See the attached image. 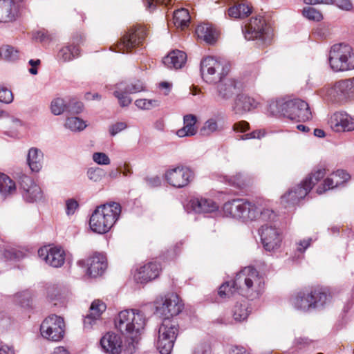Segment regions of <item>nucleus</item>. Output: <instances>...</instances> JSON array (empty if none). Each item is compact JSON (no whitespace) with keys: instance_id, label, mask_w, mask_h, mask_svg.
<instances>
[{"instance_id":"nucleus-1","label":"nucleus","mask_w":354,"mask_h":354,"mask_svg":"<svg viewBox=\"0 0 354 354\" xmlns=\"http://www.w3.org/2000/svg\"><path fill=\"white\" fill-rule=\"evenodd\" d=\"M264 279L253 267L248 266L239 272L232 282L223 283L218 290L221 298L238 293L250 299L258 298L263 292Z\"/></svg>"},{"instance_id":"nucleus-2","label":"nucleus","mask_w":354,"mask_h":354,"mask_svg":"<svg viewBox=\"0 0 354 354\" xmlns=\"http://www.w3.org/2000/svg\"><path fill=\"white\" fill-rule=\"evenodd\" d=\"M120 212V205L115 202L97 207L90 218L91 230L98 234L109 232L118 219Z\"/></svg>"},{"instance_id":"nucleus-3","label":"nucleus","mask_w":354,"mask_h":354,"mask_svg":"<svg viewBox=\"0 0 354 354\" xmlns=\"http://www.w3.org/2000/svg\"><path fill=\"white\" fill-rule=\"evenodd\" d=\"M326 288L315 287L310 290L300 291L292 299V305L298 310L308 312L324 307L330 299Z\"/></svg>"},{"instance_id":"nucleus-4","label":"nucleus","mask_w":354,"mask_h":354,"mask_svg":"<svg viewBox=\"0 0 354 354\" xmlns=\"http://www.w3.org/2000/svg\"><path fill=\"white\" fill-rule=\"evenodd\" d=\"M146 319L139 310H124L121 311L115 321V325L122 334L129 337L136 342L141 331L144 329Z\"/></svg>"},{"instance_id":"nucleus-5","label":"nucleus","mask_w":354,"mask_h":354,"mask_svg":"<svg viewBox=\"0 0 354 354\" xmlns=\"http://www.w3.org/2000/svg\"><path fill=\"white\" fill-rule=\"evenodd\" d=\"M223 212L225 216L244 223L255 221L259 216L258 207L254 203L243 198L225 202L223 206Z\"/></svg>"},{"instance_id":"nucleus-6","label":"nucleus","mask_w":354,"mask_h":354,"mask_svg":"<svg viewBox=\"0 0 354 354\" xmlns=\"http://www.w3.org/2000/svg\"><path fill=\"white\" fill-rule=\"evenodd\" d=\"M328 61L335 71L354 69V50L346 44H335L330 50Z\"/></svg>"},{"instance_id":"nucleus-7","label":"nucleus","mask_w":354,"mask_h":354,"mask_svg":"<svg viewBox=\"0 0 354 354\" xmlns=\"http://www.w3.org/2000/svg\"><path fill=\"white\" fill-rule=\"evenodd\" d=\"M178 334V324L172 319H163L159 326L156 341L161 354H170Z\"/></svg>"},{"instance_id":"nucleus-8","label":"nucleus","mask_w":354,"mask_h":354,"mask_svg":"<svg viewBox=\"0 0 354 354\" xmlns=\"http://www.w3.org/2000/svg\"><path fill=\"white\" fill-rule=\"evenodd\" d=\"M226 64L212 57H207L201 62V73L207 83L214 84L221 80L228 72Z\"/></svg>"},{"instance_id":"nucleus-9","label":"nucleus","mask_w":354,"mask_h":354,"mask_svg":"<svg viewBox=\"0 0 354 354\" xmlns=\"http://www.w3.org/2000/svg\"><path fill=\"white\" fill-rule=\"evenodd\" d=\"M281 114L297 122H306L312 118L309 105L300 99L287 101L280 105Z\"/></svg>"},{"instance_id":"nucleus-10","label":"nucleus","mask_w":354,"mask_h":354,"mask_svg":"<svg viewBox=\"0 0 354 354\" xmlns=\"http://www.w3.org/2000/svg\"><path fill=\"white\" fill-rule=\"evenodd\" d=\"M154 304L156 313L164 317L163 319H171L178 315L183 308L179 297L174 293L158 297Z\"/></svg>"},{"instance_id":"nucleus-11","label":"nucleus","mask_w":354,"mask_h":354,"mask_svg":"<svg viewBox=\"0 0 354 354\" xmlns=\"http://www.w3.org/2000/svg\"><path fill=\"white\" fill-rule=\"evenodd\" d=\"M64 319L52 315L43 321L40 326V332L43 337L53 342H58L64 337Z\"/></svg>"},{"instance_id":"nucleus-12","label":"nucleus","mask_w":354,"mask_h":354,"mask_svg":"<svg viewBox=\"0 0 354 354\" xmlns=\"http://www.w3.org/2000/svg\"><path fill=\"white\" fill-rule=\"evenodd\" d=\"M165 178L171 186L181 188L187 185L192 180L194 173L187 167L178 166L169 169L165 174Z\"/></svg>"},{"instance_id":"nucleus-13","label":"nucleus","mask_w":354,"mask_h":354,"mask_svg":"<svg viewBox=\"0 0 354 354\" xmlns=\"http://www.w3.org/2000/svg\"><path fill=\"white\" fill-rule=\"evenodd\" d=\"M146 36L147 32L143 27L131 29L123 35L118 44V51L122 53L130 51L134 47L140 45Z\"/></svg>"},{"instance_id":"nucleus-14","label":"nucleus","mask_w":354,"mask_h":354,"mask_svg":"<svg viewBox=\"0 0 354 354\" xmlns=\"http://www.w3.org/2000/svg\"><path fill=\"white\" fill-rule=\"evenodd\" d=\"M269 37V28L261 17L251 18L245 26V37L248 40L260 39L266 41Z\"/></svg>"},{"instance_id":"nucleus-15","label":"nucleus","mask_w":354,"mask_h":354,"mask_svg":"<svg viewBox=\"0 0 354 354\" xmlns=\"http://www.w3.org/2000/svg\"><path fill=\"white\" fill-rule=\"evenodd\" d=\"M77 264L82 267L87 266L86 274L91 277H97L102 275L107 267L105 256L100 253H95L85 260H80Z\"/></svg>"},{"instance_id":"nucleus-16","label":"nucleus","mask_w":354,"mask_h":354,"mask_svg":"<svg viewBox=\"0 0 354 354\" xmlns=\"http://www.w3.org/2000/svg\"><path fill=\"white\" fill-rule=\"evenodd\" d=\"M259 232L265 250L273 251L280 246L281 236L279 230L275 227L263 225Z\"/></svg>"},{"instance_id":"nucleus-17","label":"nucleus","mask_w":354,"mask_h":354,"mask_svg":"<svg viewBox=\"0 0 354 354\" xmlns=\"http://www.w3.org/2000/svg\"><path fill=\"white\" fill-rule=\"evenodd\" d=\"M38 255L52 267L59 268L64 263L66 254L60 247H45L38 250Z\"/></svg>"},{"instance_id":"nucleus-18","label":"nucleus","mask_w":354,"mask_h":354,"mask_svg":"<svg viewBox=\"0 0 354 354\" xmlns=\"http://www.w3.org/2000/svg\"><path fill=\"white\" fill-rule=\"evenodd\" d=\"M328 124L335 132H345L354 130V119L344 112L333 113L329 120Z\"/></svg>"},{"instance_id":"nucleus-19","label":"nucleus","mask_w":354,"mask_h":354,"mask_svg":"<svg viewBox=\"0 0 354 354\" xmlns=\"http://www.w3.org/2000/svg\"><path fill=\"white\" fill-rule=\"evenodd\" d=\"M216 97L218 100H227L231 98L241 88V84L235 79H223L218 81Z\"/></svg>"},{"instance_id":"nucleus-20","label":"nucleus","mask_w":354,"mask_h":354,"mask_svg":"<svg viewBox=\"0 0 354 354\" xmlns=\"http://www.w3.org/2000/svg\"><path fill=\"white\" fill-rule=\"evenodd\" d=\"M20 185L24 190L23 197L27 202L32 203L41 199V188L30 177L24 176L21 180Z\"/></svg>"},{"instance_id":"nucleus-21","label":"nucleus","mask_w":354,"mask_h":354,"mask_svg":"<svg viewBox=\"0 0 354 354\" xmlns=\"http://www.w3.org/2000/svg\"><path fill=\"white\" fill-rule=\"evenodd\" d=\"M160 270L158 263L149 262L137 270L134 274V279L138 283H147L157 278Z\"/></svg>"},{"instance_id":"nucleus-22","label":"nucleus","mask_w":354,"mask_h":354,"mask_svg":"<svg viewBox=\"0 0 354 354\" xmlns=\"http://www.w3.org/2000/svg\"><path fill=\"white\" fill-rule=\"evenodd\" d=\"M329 92V94L337 100L348 97L354 93V77L335 82Z\"/></svg>"},{"instance_id":"nucleus-23","label":"nucleus","mask_w":354,"mask_h":354,"mask_svg":"<svg viewBox=\"0 0 354 354\" xmlns=\"http://www.w3.org/2000/svg\"><path fill=\"white\" fill-rule=\"evenodd\" d=\"M20 3L15 0H0V23L15 20L18 15Z\"/></svg>"},{"instance_id":"nucleus-24","label":"nucleus","mask_w":354,"mask_h":354,"mask_svg":"<svg viewBox=\"0 0 354 354\" xmlns=\"http://www.w3.org/2000/svg\"><path fill=\"white\" fill-rule=\"evenodd\" d=\"M350 178V175L344 170H337L328 177L323 184L322 187H319L317 192L322 194L326 190L339 187L347 182Z\"/></svg>"},{"instance_id":"nucleus-25","label":"nucleus","mask_w":354,"mask_h":354,"mask_svg":"<svg viewBox=\"0 0 354 354\" xmlns=\"http://www.w3.org/2000/svg\"><path fill=\"white\" fill-rule=\"evenodd\" d=\"M102 349L107 353L120 354L122 351V340L120 336L114 333H106L100 339Z\"/></svg>"},{"instance_id":"nucleus-26","label":"nucleus","mask_w":354,"mask_h":354,"mask_svg":"<svg viewBox=\"0 0 354 354\" xmlns=\"http://www.w3.org/2000/svg\"><path fill=\"white\" fill-rule=\"evenodd\" d=\"M310 191V187H304L303 184L298 185L281 196V203L285 205H295L304 198Z\"/></svg>"},{"instance_id":"nucleus-27","label":"nucleus","mask_w":354,"mask_h":354,"mask_svg":"<svg viewBox=\"0 0 354 354\" xmlns=\"http://www.w3.org/2000/svg\"><path fill=\"white\" fill-rule=\"evenodd\" d=\"M106 308V304L99 299L94 300L90 307L89 313L84 319L85 328H91L93 324L100 318L101 315Z\"/></svg>"},{"instance_id":"nucleus-28","label":"nucleus","mask_w":354,"mask_h":354,"mask_svg":"<svg viewBox=\"0 0 354 354\" xmlns=\"http://www.w3.org/2000/svg\"><path fill=\"white\" fill-rule=\"evenodd\" d=\"M187 55L185 53L176 50L169 53L163 58V64L169 68H181L185 64Z\"/></svg>"},{"instance_id":"nucleus-29","label":"nucleus","mask_w":354,"mask_h":354,"mask_svg":"<svg viewBox=\"0 0 354 354\" xmlns=\"http://www.w3.org/2000/svg\"><path fill=\"white\" fill-rule=\"evenodd\" d=\"M193 210L196 213H209L218 209L217 204L212 199L195 198L190 201Z\"/></svg>"},{"instance_id":"nucleus-30","label":"nucleus","mask_w":354,"mask_h":354,"mask_svg":"<svg viewBox=\"0 0 354 354\" xmlns=\"http://www.w3.org/2000/svg\"><path fill=\"white\" fill-rule=\"evenodd\" d=\"M197 118L193 114H187L183 117V127L176 131V135L180 138L190 137L196 134L197 127L196 124Z\"/></svg>"},{"instance_id":"nucleus-31","label":"nucleus","mask_w":354,"mask_h":354,"mask_svg":"<svg viewBox=\"0 0 354 354\" xmlns=\"http://www.w3.org/2000/svg\"><path fill=\"white\" fill-rule=\"evenodd\" d=\"M43 153L37 148L32 147L27 156V162L32 171L38 172L42 168Z\"/></svg>"},{"instance_id":"nucleus-32","label":"nucleus","mask_w":354,"mask_h":354,"mask_svg":"<svg viewBox=\"0 0 354 354\" xmlns=\"http://www.w3.org/2000/svg\"><path fill=\"white\" fill-rule=\"evenodd\" d=\"M80 50L74 44H68L63 46L57 53V59L62 62H71L79 57Z\"/></svg>"},{"instance_id":"nucleus-33","label":"nucleus","mask_w":354,"mask_h":354,"mask_svg":"<svg viewBox=\"0 0 354 354\" xmlns=\"http://www.w3.org/2000/svg\"><path fill=\"white\" fill-rule=\"evenodd\" d=\"M196 34L198 38L208 44H212L216 40L215 30L212 26L208 24L198 25L196 28Z\"/></svg>"},{"instance_id":"nucleus-34","label":"nucleus","mask_w":354,"mask_h":354,"mask_svg":"<svg viewBox=\"0 0 354 354\" xmlns=\"http://www.w3.org/2000/svg\"><path fill=\"white\" fill-rule=\"evenodd\" d=\"M255 100L245 94H239L235 100V109L237 111H248L255 108Z\"/></svg>"},{"instance_id":"nucleus-35","label":"nucleus","mask_w":354,"mask_h":354,"mask_svg":"<svg viewBox=\"0 0 354 354\" xmlns=\"http://www.w3.org/2000/svg\"><path fill=\"white\" fill-rule=\"evenodd\" d=\"M251 12L252 7L245 3L235 4L227 10L228 16L234 19L247 17Z\"/></svg>"},{"instance_id":"nucleus-36","label":"nucleus","mask_w":354,"mask_h":354,"mask_svg":"<svg viewBox=\"0 0 354 354\" xmlns=\"http://www.w3.org/2000/svg\"><path fill=\"white\" fill-rule=\"evenodd\" d=\"M20 53L14 46L3 45L0 48V57L8 62H14L19 59Z\"/></svg>"},{"instance_id":"nucleus-37","label":"nucleus","mask_w":354,"mask_h":354,"mask_svg":"<svg viewBox=\"0 0 354 354\" xmlns=\"http://www.w3.org/2000/svg\"><path fill=\"white\" fill-rule=\"evenodd\" d=\"M16 191L15 183L6 174L0 175V194L4 198Z\"/></svg>"},{"instance_id":"nucleus-38","label":"nucleus","mask_w":354,"mask_h":354,"mask_svg":"<svg viewBox=\"0 0 354 354\" xmlns=\"http://www.w3.org/2000/svg\"><path fill=\"white\" fill-rule=\"evenodd\" d=\"M173 21L177 28L184 29L190 21V16L188 10L185 8L177 10L174 13Z\"/></svg>"},{"instance_id":"nucleus-39","label":"nucleus","mask_w":354,"mask_h":354,"mask_svg":"<svg viewBox=\"0 0 354 354\" xmlns=\"http://www.w3.org/2000/svg\"><path fill=\"white\" fill-rule=\"evenodd\" d=\"M326 175V169L323 167H318L306 177L301 183L304 187H310V190L321 179Z\"/></svg>"},{"instance_id":"nucleus-40","label":"nucleus","mask_w":354,"mask_h":354,"mask_svg":"<svg viewBox=\"0 0 354 354\" xmlns=\"http://www.w3.org/2000/svg\"><path fill=\"white\" fill-rule=\"evenodd\" d=\"M124 90L123 84L115 85L113 95L118 100L120 105L122 107L129 106L132 102V99L128 95L129 93H126Z\"/></svg>"},{"instance_id":"nucleus-41","label":"nucleus","mask_w":354,"mask_h":354,"mask_svg":"<svg viewBox=\"0 0 354 354\" xmlns=\"http://www.w3.org/2000/svg\"><path fill=\"white\" fill-rule=\"evenodd\" d=\"M250 312L248 304L246 301L236 304L234 307L233 317L235 320L243 321L248 317Z\"/></svg>"},{"instance_id":"nucleus-42","label":"nucleus","mask_w":354,"mask_h":354,"mask_svg":"<svg viewBox=\"0 0 354 354\" xmlns=\"http://www.w3.org/2000/svg\"><path fill=\"white\" fill-rule=\"evenodd\" d=\"M64 126L72 131H80L84 130L87 125L83 120L77 117H71L66 119Z\"/></svg>"},{"instance_id":"nucleus-43","label":"nucleus","mask_w":354,"mask_h":354,"mask_svg":"<svg viewBox=\"0 0 354 354\" xmlns=\"http://www.w3.org/2000/svg\"><path fill=\"white\" fill-rule=\"evenodd\" d=\"M118 84H123L126 93L133 94L145 90V86L140 80H134L130 82H121Z\"/></svg>"},{"instance_id":"nucleus-44","label":"nucleus","mask_w":354,"mask_h":354,"mask_svg":"<svg viewBox=\"0 0 354 354\" xmlns=\"http://www.w3.org/2000/svg\"><path fill=\"white\" fill-rule=\"evenodd\" d=\"M67 109V104L64 99L57 97L54 99L50 104V110L55 115L63 113Z\"/></svg>"},{"instance_id":"nucleus-45","label":"nucleus","mask_w":354,"mask_h":354,"mask_svg":"<svg viewBox=\"0 0 354 354\" xmlns=\"http://www.w3.org/2000/svg\"><path fill=\"white\" fill-rule=\"evenodd\" d=\"M218 129V124L215 119L210 118L207 120L200 129L201 135L209 136Z\"/></svg>"},{"instance_id":"nucleus-46","label":"nucleus","mask_w":354,"mask_h":354,"mask_svg":"<svg viewBox=\"0 0 354 354\" xmlns=\"http://www.w3.org/2000/svg\"><path fill=\"white\" fill-rule=\"evenodd\" d=\"M303 15L310 20L319 21L323 19L322 13L313 7H306L303 10Z\"/></svg>"},{"instance_id":"nucleus-47","label":"nucleus","mask_w":354,"mask_h":354,"mask_svg":"<svg viewBox=\"0 0 354 354\" xmlns=\"http://www.w3.org/2000/svg\"><path fill=\"white\" fill-rule=\"evenodd\" d=\"M136 106L140 109H151L158 106L159 102L156 100L139 99L135 102Z\"/></svg>"},{"instance_id":"nucleus-48","label":"nucleus","mask_w":354,"mask_h":354,"mask_svg":"<svg viewBox=\"0 0 354 354\" xmlns=\"http://www.w3.org/2000/svg\"><path fill=\"white\" fill-rule=\"evenodd\" d=\"M104 176V171L100 167H91L87 171L88 178L94 182L100 181Z\"/></svg>"},{"instance_id":"nucleus-49","label":"nucleus","mask_w":354,"mask_h":354,"mask_svg":"<svg viewBox=\"0 0 354 354\" xmlns=\"http://www.w3.org/2000/svg\"><path fill=\"white\" fill-rule=\"evenodd\" d=\"M172 0H143V3L147 10L152 12L156 10L157 5H168Z\"/></svg>"},{"instance_id":"nucleus-50","label":"nucleus","mask_w":354,"mask_h":354,"mask_svg":"<svg viewBox=\"0 0 354 354\" xmlns=\"http://www.w3.org/2000/svg\"><path fill=\"white\" fill-rule=\"evenodd\" d=\"M12 92L6 87H0V102L5 104H10L13 101Z\"/></svg>"},{"instance_id":"nucleus-51","label":"nucleus","mask_w":354,"mask_h":354,"mask_svg":"<svg viewBox=\"0 0 354 354\" xmlns=\"http://www.w3.org/2000/svg\"><path fill=\"white\" fill-rule=\"evenodd\" d=\"M93 160L95 162L100 165H108L111 162L109 156L103 152H95L93 154Z\"/></svg>"},{"instance_id":"nucleus-52","label":"nucleus","mask_w":354,"mask_h":354,"mask_svg":"<svg viewBox=\"0 0 354 354\" xmlns=\"http://www.w3.org/2000/svg\"><path fill=\"white\" fill-rule=\"evenodd\" d=\"M127 128V124L124 122H118L109 127V131L111 136H115L118 133Z\"/></svg>"},{"instance_id":"nucleus-53","label":"nucleus","mask_w":354,"mask_h":354,"mask_svg":"<svg viewBox=\"0 0 354 354\" xmlns=\"http://www.w3.org/2000/svg\"><path fill=\"white\" fill-rule=\"evenodd\" d=\"M229 184L234 187L241 188L245 185V180L241 174L232 176L229 179Z\"/></svg>"},{"instance_id":"nucleus-54","label":"nucleus","mask_w":354,"mask_h":354,"mask_svg":"<svg viewBox=\"0 0 354 354\" xmlns=\"http://www.w3.org/2000/svg\"><path fill=\"white\" fill-rule=\"evenodd\" d=\"M265 136V131L261 129L254 130L250 133H245L241 136L242 140L261 139Z\"/></svg>"},{"instance_id":"nucleus-55","label":"nucleus","mask_w":354,"mask_h":354,"mask_svg":"<svg viewBox=\"0 0 354 354\" xmlns=\"http://www.w3.org/2000/svg\"><path fill=\"white\" fill-rule=\"evenodd\" d=\"M78 203L74 199H68L66 201V213L68 216L73 215L78 208Z\"/></svg>"},{"instance_id":"nucleus-56","label":"nucleus","mask_w":354,"mask_h":354,"mask_svg":"<svg viewBox=\"0 0 354 354\" xmlns=\"http://www.w3.org/2000/svg\"><path fill=\"white\" fill-rule=\"evenodd\" d=\"M276 217L275 213L270 209H264L262 211L259 210V216L262 221H273Z\"/></svg>"},{"instance_id":"nucleus-57","label":"nucleus","mask_w":354,"mask_h":354,"mask_svg":"<svg viewBox=\"0 0 354 354\" xmlns=\"http://www.w3.org/2000/svg\"><path fill=\"white\" fill-rule=\"evenodd\" d=\"M145 180L149 187H157L161 185V180L160 177L157 176L153 177H147L145 178Z\"/></svg>"},{"instance_id":"nucleus-58","label":"nucleus","mask_w":354,"mask_h":354,"mask_svg":"<svg viewBox=\"0 0 354 354\" xmlns=\"http://www.w3.org/2000/svg\"><path fill=\"white\" fill-rule=\"evenodd\" d=\"M311 241V238H308L300 241L297 244V250L301 253L304 252L310 246Z\"/></svg>"},{"instance_id":"nucleus-59","label":"nucleus","mask_w":354,"mask_h":354,"mask_svg":"<svg viewBox=\"0 0 354 354\" xmlns=\"http://www.w3.org/2000/svg\"><path fill=\"white\" fill-rule=\"evenodd\" d=\"M337 6L344 10L350 11L353 9V4L350 0H338Z\"/></svg>"},{"instance_id":"nucleus-60","label":"nucleus","mask_w":354,"mask_h":354,"mask_svg":"<svg viewBox=\"0 0 354 354\" xmlns=\"http://www.w3.org/2000/svg\"><path fill=\"white\" fill-rule=\"evenodd\" d=\"M249 129V124L245 121L236 122L233 126V129L238 132H245Z\"/></svg>"},{"instance_id":"nucleus-61","label":"nucleus","mask_w":354,"mask_h":354,"mask_svg":"<svg viewBox=\"0 0 354 354\" xmlns=\"http://www.w3.org/2000/svg\"><path fill=\"white\" fill-rule=\"evenodd\" d=\"M306 4L315 5L319 3L333 4L335 0H304Z\"/></svg>"},{"instance_id":"nucleus-62","label":"nucleus","mask_w":354,"mask_h":354,"mask_svg":"<svg viewBox=\"0 0 354 354\" xmlns=\"http://www.w3.org/2000/svg\"><path fill=\"white\" fill-rule=\"evenodd\" d=\"M34 38L40 41V42H42V41H46V39H48V35L44 32V31H38L37 32L35 35H34Z\"/></svg>"},{"instance_id":"nucleus-63","label":"nucleus","mask_w":354,"mask_h":354,"mask_svg":"<svg viewBox=\"0 0 354 354\" xmlns=\"http://www.w3.org/2000/svg\"><path fill=\"white\" fill-rule=\"evenodd\" d=\"M230 354H250L245 348L242 346H234L232 348Z\"/></svg>"},{"instance_id":"nucleus-64","label":"nucleus","mask_w":354,"mask_h":354,"mask_svg":"<svg viewBox=\"0 0 354 354\" xmlns=\"http://www.w3.org/2000/svg\"><path fill=\"white\" fill-rule=\"evenodd\" d=\"M0 354H15L12 347L4 345L0 347Z\"/></svg>"}]
</instances>
